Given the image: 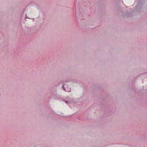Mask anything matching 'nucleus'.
<instances>
[{
	"label": "nucleus",
	"mask_w": 147,
	"mask_h": 147,
	"mask_svg": "<svg viewBox=\"0 0 147 147\" xmlns=\"http://www.w3.org/2000/svg\"><path fill=\"white\" fill-rule=\"evenodd\" d=\"M63 101L65 102L66 103V104H68L69 102L68 101H67V100H63Z\"/></svg>",
	"instance_id": "nucleus-1"
},
{
	"label": "nucleus",
	"mask_w": 147,
	"mask_h": 147,
	"mask_svg": "<svg viewBox=\"0 0 147 147\" xmlns=\"http://www.w3.org/2000/svg\"><path fill=\"white\" fill-rule=\"evenodd\" d=\"M62 87H63V89L64 90H65V87H64V84H63V85H62Z\"/></svg>",
	"instance_id": "nucleus-2"
}]
</instances>
